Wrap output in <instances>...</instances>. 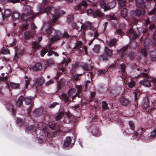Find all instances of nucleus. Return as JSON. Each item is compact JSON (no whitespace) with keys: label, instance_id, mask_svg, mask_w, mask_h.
Listing matches in <instances>:
<instances>
[{"label":"nucleus","instance_id":"f257e3e1","mask_svg":"<svg viewBox=\"0 0 156 156\" xmlns=\"http://www.w3.org/2000/svg\"><path fill=\"white\" fill-rule=\"evenodd\" d=\"M53 17L52 19L49 22L50 25L47 29L45 31V34L47 36H49L50 35L52 36L50 38V41L51 43L56 41L59 40L61 37H65L68 38L70 37V36L68 33L65 31L64 32L63 35L61 37V34L60 31L56 30L54 29L52 26L54 25L55 23L57 21L59 16L57 14L55 15H52Z\"/></svg>","mask_w":156,"mask_h":156},{"label":"nucleus","instance_id":"f03ea898","mask_svg":"<svg viewBox=\"0 0 156 156\" xmlns=\"http://www.w3.org/2000/svg\"><path fill=\"white\" fill-rule=\"evenodd\" d=\"M25 10L26 13H23L21 16L22 20L24 21H27L30 18L33 20L38 15V13L34 14L33 12L29 6H26Z\"/></svg>","mask_w":156,"mask_h":156},{"label":"nucleus","instance_id":"7ed1b4c3","mask_svg":"<svg viewBox=\"0 0 156 156\" xmlns=\"http://www.w3.org/2000/svg\"><path fill=\"white\" fill-rule=\"evenodd\" d=\"M112 51L107 47H105L104 53L100 55L99 59L100 61H104L108 60V58L111 57L112 55Z\"/></svg>","mask_w":156,"mask_h":156},{"label":"nucleus","instance_id":"20e7f679","mask_svg":"<svg viewBox=\"0 0 156 156\" xmlns=\"http://www.w3.org/2000/svg\"><path fill=\"white\" fill-rule=\"evenodd\" d=\"M48 126L50 128L54 130V132L56 134L58 135L62 132L60 126L58 125L56 123L54 122H49Z\"/></svg>","mask_w":156,"mask_h":156},{"label":"nucleus","instance_id":"39448f33","mask_svg":"<svg viewBox=\"0 0 156 156\" xmlns=\"http://www.w3.org/2000/svg\"><path fill=\"white\" fill-rule=\"evenodd\" d=\"M106 0H101L100 1L101 5L102 8L104 9L105 11L109 10L113 8L111 5L113 4V2L106 3Z\"/></svg>","mask_w":156,"mask_h":156},{"label":"nucleus","instance_id":"423d86ee","mask_svg":"<svg viewBox=\"0 0 156 156\" xmlns=\"http://www.w3.org/2000/svg\"><path fill=\"white\" fill-rule=\"evenodd\" d=\"M120 104L123 106H129L130 103V101L128 98L123 96H121L119 100Z\"/></svg>","mask_w":156,"mask_h":156},{"label":"nucleus","instance_id":"0eeeda50","mask_svg":"<svg viewBox=\"0 0 156 156\" xmlns=\"http://www.w3.org/2000/svg\"><path fill=\"white\" fill-rule=\"evenodd\" d=\"M87 5V4L85 1H83L82 3L78 4L76 8V10H78L80 13H83L84 12L85 7Z\"/></svg>","mask_w":156,"mask_h":156},{"label":"nucleus","instance_id":"6e6552de","mask_svg":"<svg viewBox=\"0 0 156 156\" xmlns=\"http://www.w3.org/2000/svg\"><path fill=\"white\" fill-rule=\"evenodd\" d=\"M91 23L89 22H87L83 24H82L81 26V29L85 30L88 29L90 30H94V28L92 26Z\"/></svg>","mask_w":156,"mask_h":156},{"label":"nucleus","instance_id":"1a4fd4ad","mask_svg":"<svg viewBox=\"0 0 156 156\" xmlns=\"http://www.w3.org/2000/svg\"><path fill=\"white\" fill-rule=\"evenodd\" d=\"M127 35L130 38L132 39L133 40L135 39L138 37L137 34H136L135 31L132 28L129 30Z\"/></svg>","mask_w":156,"mask_h":156},{"label":"nucleus","instance_id":"9d476101","mask_svg":"<svg viewBox=\"0 0 156 156\" xmlns=\"http://www.w3.org/2000/svg\"><path fill=\"white\" fill-rule=\"evenodd\" d=\"M72 139L70 136H67L63 144V146L65 147H71L73 144V143H71Z\"/></svg>","mask_w":156,"mask_h":156},{"label":"nucleus","instance_id":"9b49d317","mask_svg":"<svg viewBox=\"0 0 156 156\" xmlns=\"http://www.w3.org/2000/svg\"><path fill=\"white\" fill-rule=\"evenodd\" d=\"M146 130V129L142 128L141 129H139L137 131V132L134 131V134L133 136V138H135L137 137L140 136H141L142 133L144 132H145Z\"/></svg>","mask_w":156,"mask_h":156},{"label":"nucleus","instance_id":"f8f14e48","mask_svg":"<svg viewBox=\"0 0 156 156\" xmlns=\"http://www.w3.org/2000/svg\"><path fill=\"white\" fill-rule=\"evenodd\" d=\"M52 7L51 6H48L44 8L43 7H41L40 9V12L42 14L44 12H45L47 14L51 13V10Z\"/></svg>","mask_w":156,"mask_h":156},{"label":"nucleus","instance_id":"ddd939ff","mask_svg":"<svg viewBox=\"0 0 156 156\" xmlns=\"http://www.w3.org/2000/svg\"><path fill=\"white\" fill-rule=\"evenodd\" d=\"M135 13L136 16H139L144 15L145 13V11L144 8H139L135 11Z\"/></svg>","mask_w":156,"mask_h":156},{"label":"nucleus","instance_id":"4468645a","mask_svg":"<svg viewBox=\"0 0 156 156\" xmlns=\"http://www.w3.org/2000/svg\"><path fill=\"white\" fill-rule=\"evenodd\" d=\"M151 84L150 82L147 79H144L143 81H141L139 82L140 85H144L147 87H150Z\"/></svg>","mask_w":156,"mask_h":156},{"label":"nucleus","instance_id":"2eb2a0df","mask_svg":"<svg viewBox=\"0 0 156 156\" xmlns=\"http://www.w3.org/2000/svg\"><path fill=\"white\" fill-rule=\"evenodd\" d=\"M136 7L144 8L145 3L143 0H135Z\"/></svg>","mask_w":156,"mask_h":156},{"label":"nucleus","instance_id":"dca6fc26","mask_svg":"<svg viewBox=\"0 0 156 156\" xmlns=\"http://www.w3.org/2000/svg\"><path fill=\"white\" fill-rule=\"evenodd\" d=\"M33 37L32 32L26 31L24 34V37L26 39H29Z\"/></svg>","mask_w":156,"mask_h":156},{"label":"nucleus","instance_id":"f3484780","mask_svg":"<svg viewBox=\"0 0 156 156\" xmlns=\"http://www.w3.org/2000/svg\"><path fill=\"white\" fill-rule=\"evenodd\" d=\"M128 45H127L123 47L120 50L119 52L121 53V57L122 59H123L126 55V53L124 51L128 48Z\"/></svg>","mask_w":156,"mask_h":156},{"label":"nucleus","instance_id":"a211bd4d","mask_svg":"<svg viewBox=\"0 0 156 156\" xmlns=\"http://www.w3.org/2000/svg\"><path fill=\"white\" fill-rule=\"evenodd\" d=\"M35 83L39 86H42L44 82V79L42 77L37 78L35 80Z\"/></svg>","mask_w":156,"mask_h":156},{"label":"nucleus","instance_id":"6ab92c4d","mask_svg":"<svg viewBox=\"0 0 156 156\" xmlns=\"http://www.w3.org/2000/svg\"><path fill=\"white\" fill-rule=\"evenodd\" d=\"M33 98H32L30 97L24 98V101H25L26 104L28 105H33V102L32 99Z\"/></svg>","mask_w":156,"mask_h":156},{"label":"nucleus","instance_id":"aec40b11","mask_svg":"<svg viewBox=\"0 0 156 156\" xmlns=\"http://www.w3.org/2000/svg\"><path fill=\"white\" fill-rule=\"evenodd\" d=\"M42 68L41 64L39 63H37L31 68V69H33L34 71H37L40 70Z\"/></svg>","mask_w":156,"mask_h":156},{"label":"nucleus","instance_id":"412c9836","mask_svg":"<svg viewBox=\"0 0 156 156\" xmlns=\"http://www.w3.org/2000/svg\"><path fill=\"white\" fill-rule=\"evenodd\" d=\"M7 85L8 87V88H9L10 91L11 90V89H13L17 88L19 85L18 84L11 82L10 83L9 85L7 84Z\"/></svg>","mask_w":156,"mask_h":156},{"label":"nucleus","instance_id":"4be33fe9","mask_svg":"<svg viewBox=\"0 0 156 156\" xmlns=\"http://www.w3.org/2000/svg\"><path fill=\"white\" fill-rule=\"evenodd\" d=\"M7 106L11 109L12 114L14 116L16 114V110L13 108V105L11 103V102H8L7 103Z\"/></svg>","mask_w":156,"mask_h":156},{"label":"nucleus","instance_id":"5701e85b","mask_svg":"<svg viewBox=\"0 0 156 156\" xmlns=\"http://www.w3.org/2000/svg\"><path fill=\"white\" fill-rule=\"evenodd\" d=\"M24 99V97L22 96H20L18 98L16 101V105L18 107H20L22 104Z\"/></svg>","mask_w":156,"mask_h":156},{"label":"nucleus","instance_id":"b1692460","mask_svg":"<svg viewBox=\"0 0 156 156\" xmlns=\"http://www.w3.org/2000/svg\"><path fill=\"white\" fill-rule=\"evenodd\" d=\"M82 44V43L81 41H78L76 43H75V46L73 49H78L79 51L80 52L81 50L80 48H81Z\"/></svg>","mask_w":156,"mask_h":156},{"label":"nucleus","instance_id":"393cba45","mask_svg":"<svg viewBox=\"0 0 156 156\" xmlns=\"http://www.w3.org/2000/svg\"><path fill=\"white\" fill-rule=\"evenodd\" d=\"M83 68L84 70L89 71L93 68V66H91L90 64H84L83 66Z\"/></svg>","mask_w":156,"mask_h":156},{"label":"nucleus","instance_id":"a878e982","mask_svg":"<svg viewBox=\"0 0 156 156\" xmlns=\"http://www.w3.org/2000/svg\"><path fill=\"white\" fill-rule=\"evenodd\" d=\"M104 16V14L101 12L100 10L98 9L96 10L94 12V17L96 16L101 17Z\"/></svg>","mask_w":156,"mask_h":156},{"label":"nucleus","instance_id":"bb28decb","mask_svg":"<svg viewBox=\"0 0 156 156\" xmlns=\"http://www.w3.org/2000/svg\"><path fill=\"white\" fill-rule=\"evenodd\" d=\"M43 112V110L42 108L36 109L34 111V114L37 116L40 115Z\"/></svg>","mask_w":156,"mask_h":156},{"label":"nucleus","instance_id":"cd10ccee","mask_svg":"<svg viewBox=\"0 0 156 156\" xmlns=\"http://www.w3.org/2000/svg\"><path fill=\"white\" fill-rule=\"evenodd\" d=\"M64 115V112L62 111L59 112L55 118V119L56 121H58L60 120L62 118Z\"/></svg>","mask_w":156,"mask_h":156},{"label":"nucleus","instance_id":"c85d7f7f","mask_svg":"<svg viewBox=\"0 0 156 156\" xmlns=\"http://www.w3.org/2000/svg\"><path fill=\"white\" fill-rule=\"evenodd\" d=\"M143 107L145 110V111L147 112L149 108V102L148 100H147L146 101L144 102L143 105Z\"/></svg>","mask_w":156,"mask_h":156},{"label":"nucleus","instance_id":"c756f323","mask_svg":"<svg viewBox=\"0 0 156 156\" xmlns=\"http://www.w3.org/2000/svg\"><path fill=\"white\" fill-rule=\"evenodd\" d=\"M128 15L127 9L126 8L123 9L121 12V16L122 17L126 18Z\"/></svg>","mask_w":156,"mask_h":156},{"label":"nucleus","instance_id":"7c9ffc66","mask_svg":"<svg viewBox=\"0 0 156 156\" xmlns=\"http://www.w3.org/2000/svg\"><path fill=\"white\" fill-rule=\"evenodd\" d=\"M19 17V14L17 12H14L12 13V17L14 20H16L18 19Z\"/></svg>","mask_w":156,"mask_h":156},{"label":"nucleus","instance_id":"2f4dec72","mask_svg":"<svg viewBox=\"0 0 156 156\" xmlns=\"http://www.w3.org/2000/svg\"><path fill=\"white\" fill-rule=\"evenodd\" d=\"M116 44V40L115 38L111 39L108 43V45L111 47L115 45Z\"/></svg>","mask_w":156,"mask_h":156},{"label":"nucleus","instance_id":"473e14b6","mask_svg":"<svg viewBox=\"0 0 156 156\" xmlns=\"http://www.w3.org/2000/svg\"><path fill=\"white\" fill-rule=\"evenodd\" d=\"M100 48V45L96 44L94 45V47L93 48V50L95 53H98L99 51Z\"/></svg>","mask_w":156,"mask_h":156},{"label":"nucleus","instance_id":"72a5a7b5","mask_svg":"<svg viewBox=\"0 0 156 156\" xmlns=\"http://www.w3.org/2000/svg\"><path fill=\"white\" fill-rule=\"evenodd\" d=\"M16 123L18 126H22L24 124V122L20 118H17L16 119Z\"/></svg>","mask_w":156,"mask_h":156},{"label":"nucleus","instance_id":"f704fd0d","mask_svg":"<svg viewBox=\"0 0 156 156\" xmlns=\"http://www.w3.org/2000/svg\"><path fill=\"white\" fill-rule=\"evenodd\" d=\"M61 96L63 100L65 102H66L68 101H70V100H69V97L67 96V95L66 94H62L61 95Z\"/></svg>","mask_w":156,"mask_h":156},{"label":"nucleus","instance_id":"c9c22d12","mask_svg":"<svg viewBox=\"0 0 156 156\" xmlns=\"http://www.w3.org/2000/svg\"><path fill=\"white\" fill-rule=\"evenodd\" d=\"M129 125L130 128V129L133 131H135V125L133 122L132 121H129Z\"/></svg>","mask_w":156,"mask_h":156},{"label":"nucleus","instance_id":"e433bc0d","mask_svg":"<svg viewBox=\"0 0 156 156\" xmlns=\"http://www.w3.org/2000/svg\"><path fill=\"white\" fill-rule=\"evenodd\" d=\"M156 136V129H155L152 131L150 133L149 136L150 138L151 139H154Z\"/></svg>","mask_w":156,"mask_h":156},{"label":"nucleus","instance_id":"4c0bfd02","mask_svg":"<svg viewBox=\"0 0 156 156\" xmlns=\"http://www.w3.org/2000/svg\"><path fill=\"white\" fill-rule=\"evenodd\" d=\"M79 66L78 63V62H76L75 64L73 65L72 67V69L71 70L72 73L75 72L76 69Z\"/></svg>","mask_w":156,"mask_h":156},{"label":"nucleus","instance_id":"58836bf2","mask_svg":"<svg viewBox=\"0 0 156 156\" xmlns=\"http://www.w3.org/2000/svg\"><path fill=\"white\" fill-rule=\"evenodd\" d=\"M48 49L45 48H44L41 51V55L42 57H44V55L48 52Z\"/></svg>","mask_w":156,"mask_h":156},{"label":"nucleus","instance_id":"ea45409f","mask_svg":"<svg viewBox=\"0 0 156 156\" xmlns=\"http://www.w3.org/2000/svg\"><path fill=\"white\" fill-rule=\"evenodd\" d=\"M54 63V61L51 59H48L46 62V64L49 66H51Z\"/></svg>","mask_w":156,"mask_h":156},{"label":"nucleus","instance_id":"a19ab883","mask_svg":"<svg viewBox=\"0 0 156 156\" xmlns=\"http://www.w3.org/2000/svg\"><path fill=\"white\" fill-rule=\"evenodd\" d=\"M153 54L154 53V55H151L150 58H151V61L152 62L156 61V52H153Z\"/></svg>","mask_w":156,"mask_h":156},{"label":"nucleus","instance_id":"79ce46f5","mask_svg":"<svg viewBox=\"0 0 156 156\" xmlns=\"http://www.w3.org/2000/svg\"><path fill=\"white\" fill-rule=\"evenodd\" d=\"M82 75V74H78L74 75L73 77V81H78L79 80V77Z\"/></svg>","mask_w":156,"mask_h":156},{"label":"nucleus","instance_id":"37998d69","mask_svg":"<svg viewBox=\"0 0 156 156\" xmlns=\"http://www.w3.org/2000/svg\"><path fill=\"white\" fill-rule=\"evenodd\" d=\"M102 104V108L104 109L107 110L108 109V103L106 101H103Z\"/></svg>","mask_w":156,"mask_h":156},{"label":"nucleus","instance_id":"c03bdc74","mask_svg":"<svg viewBox=\"0 0 156 156\" xmlns=\"http://www.w3.org/2000/svg\"><path fill=\"white\" fill-rule=\"evenodd\" d=\"M26 130H27L30 131H32L34 130V132L36 131V130L34 128V126L33 125L28 126L26 128Z\"/></svg>","mask_w":156,"mask_h":156},{"label":"nucleus","instance_id":"a18cd8bd","mask_svg":"<svg viewBox=\"0 0 156 156\" xmlns=\"http://www.w3.org/2000/svg\"><path fill=\"white\" fill-rule=\"evenodd\" d=\"M94 12L92 9H88L87 10V13L88 15L90 16H94Z\"/></svg>","mask_w":156,"mask_h":156},{"label":"nucleus","instance_id":"49530a36","mask_svg":"<svg viewBox=\"0 0 156 156\" xmlns=\"http://www.w3.org/2000/svg\"><path fill=\"white\" fill-rule=\"evenodd\" d=\"M128 56L131 60H133L135 58V54L132 52H130Z\"/></svg>","mask_w":156,"mask_h":156},{"label":"nucleus","instance_id":"de8ad7c7","mask_svg":"<svg viewBox=\"0 0 156 156\" xmlns=\"http://www.w3.org/2000/svg\"><path fill=\"white\" fill-rule=\"evenodd\" d=\"M141 54L144 57H146L147 55V51L144 48H143L141 50Z\"/></svg>","mask_w":156,"mask_h":156},{"label":"nucleus","instance_id":"09e8293b","mask_svg":"<svg viewBox=\"0 0 156 156\" xmlns=\"http://www.w3.org/2000/svg\"><path fill=\"white\" fill-rule=\"evenodd\" d=\"M121 72L123 73H124L125 71L126 66L124 63H122L120 65Z\"/></svg>","mask_w":156,"mask_h":156},{"label":"nucleus","instance_id":"8fccbe9b","mask_svg":"<svg viewBox=\"0 0 156 156\" xmlns=\"http://www.w3.org/2000/svg\"><path fill=\"white\" fill-rule=\"evenodd\" d=\"M76 89L75 88H71L68 93V95L69 96H70L73 94H74L75 92Z\"/></svg>","mask_w":156,"mask_h":156},{"label":"nucleus","instance_id":"3c124183","mask_svg":"<svg viewBox=\"0 0 156 156\" xmlns=\"http://www.w3.org/2000/svg\"><path fill=\"white\" fill-rule=\"evenodd\" d=\"M33 48H34V49H36L38 48L39 47V43L36 42H34L32 43Z\"/></svg>","mask_w":156,"mask_h":156},{"label":"nucleus","instance_id":"603ef678","mask_svg":"<svg viewBox=\"0 0 156 156\" xmlns=\"http://www.w3.org/2000/svg\"><path fill=\"white\" fill-rule=\"evenodd\" d=\"M76 87L77 89V92H78V93H82V86L77 85H76Z\"/></svg>","mask_w":156,"mask_h":156},{"label":"nucleus","instance_id":"864d4df0","mask_svg":"<svg viewBox=\"0 0 156 156\" xmlns=\"http://www.w3.org/2000/svg\"><path fill=\"white\" fill-rule=\"evenodd\" d=\"M92 133L94 135L98 136V135H100V133L99 131L97 129L96 132L95 131L94 129H93L92 131Z\"/></svg>","mask_w":156,"mask_h":156},{"label":"nucleus","instance_id":"5fc2aeb1","mask_svg":"<svg viewBox=\"0 0 156 156\" xmlns=\"http://www.w3.org/2000/svg\"><path fill=\"white\" fill-rule=\"evenodd\" d=\"M156 12V8H154L152 10H151L150 12H149V15H151L155 14Z\"/></svg>","mask_w":156,"mask_h":156},{"label":"nucleus","instance_id":"6e6d98bb","mask_svg":"<svg viewBox=\"0 0 156 156\" xmlns=\"http://www.w3.org/2000/svg\"><path fill=\"white\" fill-rule=\"evenodd\" d=\"M135 83L134 81H131L128 83V87L130 88L133 87L135 85Z\"/></svg>","mask_w":156,"mask_h":156},{"label":"nucleus","instance_id":"4d7b16f0","mask_svg":"<svg viewBox=\"0 0 156 156\" xmlns=\"http://www.w3.org/2000/svg\"><path fill=\"white\" fill-rule=\"evenodd\" d=\"M140 76L143 77H146L147 78H149V76L148 74L146 73H141L140 75Z\"/></svg>","mask_w":156,"mask_h":156},{"label":"nucleus","instance_id":"13d9d810","mask_svg":"<svg viewBox=\"0 0 156 156\" xmlns=\"http://www.w3.org/2000/svg\"><path fill=\"white\" fill-rule=\"evenodd\" d=\"M140 96V95H138V94L137 93H135V101L136 102V104L137 105V100L139 99L138 97Z\"/></svg>","mask_w":156,"mask_h":156},{"label":"nucleus","instance_id":"bf43d9fd","mask_svg":"<svg viewBox=\"0 0 156 156\" xmlns=\"http://www.w3.org/2000/svg\"><path fill=\"white\" fill-rule=\"evenodd\" d=\"M30 79H28L26 80V85H25V89H27L29 85L30 84Z\"/></svg>","mask_w":156,"mask_h":156},{"label":"nucleus","instance_id":"052dcab7","mask_svg":"<svg viewBox=\"0 0 156 156\" xmlns=\"http://www.w3.org/2000/svg\"><path fill=\"white\" fill-rule=\"evenodd\" d=\"M68 22H70L71 21H73V15H69L68 16Z\"/></svg>","mask_w":156,"mask_h":156},{"label":"nucleus","instance_id":"680f3d73","mask_svg":"<svg viewBox=\"0 0 156 156\" xmlns=\"http://www.w3.org/2000/svg\"><path fill=\"white\" fill-rule=\"evenodd\" d=\"M72 27L73 29H78L79 28V27L77 26V24L76 23H73L72 24Z\"/></svg>","mask_w":156,"mask_h":156},{"label":"nucleus","instance_id":"e2e57ef3","mask_svg":"<svg viewBox=\"0 0 156 156\" xmlns=\"http://www.w3.org/2000/svg\"><path fill=\"white\" fill-rule=\"evenodd\" d=\"M156 28L155 26L153 24H151L150 25L149 27V29L151 31H152L154 30Z\"/></svg>","mask_w":156,"mask_h":156},{"label":"nucleus","instance_id":"0e129e2a","mask_svg":"<svg viewBox=\"0 0 156 156\" xmlns=\"http://www.w3.org/2000/svg\"><path fill=\"white\" fill-rule=\"evenodd\" d=\"M105 17L108 20H114V17L111 15H106Z\"/></svg>","mask_w":156,"mask_h":156},{"label":"nucleus","instance_id":"69168bd1","mask_svg":"<svg viewBox=\"0 0 156 156\" xmlns=\"http://www.w3.org/2000/svg\"><path fill=\"white\" fill-rule=\"evenodd\" d=\"M31 29L33 30H34L37 28V27L35 26L33 22H32L31 24Z\"/></svg>","mask_w":156,"mask_h":156},{"label":"nucleus","instance_id":"338daca9","mask_svg":"<svg viewBox=\"0 0 156 156\" xmlns=\"http://www.w3.org/2000/svg\"><path fill=\"white\" fill-rule=\"evenodd\" d=\"M126 27V25L124 23H122L119 25V28L122 30L125 29Z\"/></svg>","mask_w":156,"mask_h":156},{"label":"nucleus","instance_id":"774afa93","mask_svg":"<svg viewBox=\"0 0 156 156\" xmlns=\"http://www.w3.org/2000/svg\"><path fill=\"white\" fill-rule=\"evenodd\" d=\"M106 71L105 70L103 69L99 70L98 71V74L99 75H104L106 73Z\"/></svg>","mask_w":156,"mask_h":156}]
</instances>
